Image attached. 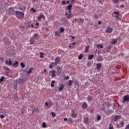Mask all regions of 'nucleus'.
<instances>
[{"label": "nucleus", "mask_w": 129, "mask_h": 129, "mask_svg": "<svg viewBox=\"0 0 129 129\" xmlns=\"http://www.w3.org/2000/svg\"><path fill=\"white\" fill-rule=\"evenodd\" d=\"M72 18V14H69L67 17V19H68L69 20H70Z\"/></svg>", "instance_id": "25"}, {"label": "nucleus", "mask_w": 129, "mask_h": 129, "mask_svg": "<svg viewBox=\"0 0 129 129\" xmlns=\"http://www.w3.org/2000/svg\"><path fill=\"white\" fill-rule=\"evenodd\" d=\"M72 84H73V81L70 80L69 81V84H68L69 86H72Z\"/></svg>", "instance_id": "19"}, {"label": "nucleus", "mask_w": 129, "mask_h": 129, "mask_svg": "<svg viewBox=\"0 0 129 129\" xmlns=\"http://www.w3.org/2000/svg\"><path fill=\"white\" fill-rule=\"evenodd\" d=\"M20 65L22 67V68H25V64H24V62L20 63Z\"/></svg>", "instance_id": "39"}, {"label": "nucleus", "mask_w": 129, "mask_h": 129, "mask_svg": "<svg viewBox=\"0 0 129 129\" xmlns=\"http://www.w3.org/2000/svg\"><path fill=\"white\" fill-rule=\"evenodd\" d=\"M111 43V44H112V45H115V44H116V43H117V40L116 39H114V40L112 41Z\"/></svg>", "instance_id": "20"}, {"label": "nucleus", "mask_w": 129, "mask_h": 129, "mask_svg": "<svg viewBox=\"0 0 129 129\" xmlns=\"http://www.w3.org/2000/svg\"><path fill=\"white\" fill-rule=\"evenodd\" d=\"M3 41L6 45H10L11 44V41H10V39L7 37H5Z\"/></svg>", "instance_id": "3"}, {"label": "nucleus", "mask_w": 129, "mask_h": 129, "mask_svg": "<svg viewBox=\"0 0 129 129\" xmlns=\"http://www.w3.org/2000/svg\"><path fill=\"white\" fill-rule=\"evenodd\" d=\"M19 64V62L18 61H14L13 65V66H15V65H18Z\"/></svg>", "instance_id": "40"}, {"label": "nucleus", "mask_w": 129, "mask_h": 129, "mask_svg": "<svg viewBox=\"0 0 129 129\" xmlns=\"http://www.w3.org/2000/svg\"><path fill=\"white\" fill-rule=\"evenodd\" d=\"M41 19H45V16H44V15H41L37 17V19H38L39 21H41Z\"/></svg>", "instance_id": "15"}, {"label": "nucleus", "mask_w": 129, "mask_h": 129, "mask_svg": "<svg viewBox=\"0 0 129 129\" xmlns=\"http://www.w3.org/2000/svg\"><path fill=\"white\" fill-rule=\"evenodd\" d=\"M119 118H120V116L116 115L114 117V121H117V119H119Z\"/></svg>", "instance_id": "14"}, {"label": "nucleus", "mask_w": 129, "mask_h": 129, "mask_svg": "<svg viewBox=\"0 0 129 129\" xmlns=\"http://www.w3.org/2000/svg\"><path fill=\"white\" fill-rule=\"evenodd\" d=\"M56 71V75H57V76H59V75L61 74L62 68L60 67H57Z\"/></svg>", "instance_id": "2"}, {"label": "nucleus", "mask_w": 129, "mask_h": 129, "mask_svg": "<svg viewBox=\"0 0 129 129\" xmlns=\"http://www.w3.org/2000/svg\"><path fill=\"white\" fill-rule=\"evenodd\" d=\"M31 10H32V11H34V13H36L37 12V10H36L35 9V8H31Z\"/></svg>", "instance_id": "43"}, {"label": "nucleus", "mask_w": 129, "mask_h": 129, "mask_svg": "<svg viewBox=\"0 0 129 129\" xmlns=\"http://www.w3.org/2000/svg\"><path fill=\"white\" fill-rule=\"evenodd\" d=\"M70 37L72 38L73 40H74V39H75V37L72 35H71Z\"/></svg>", "instance_id": "53"}, {"label": "nucleus", "mask_w": 129, "mask_h": 129, "mask_svg": "<svg viewBox=\"0 0 129 129\" xmlns=\"http://www.w3.org/2000/svg\"><path fill=\"white\" fill-rule=\"evenodd\" d=\"M84 22V20H83V19H81V18L78 21L79 23H82V24H83Z\"/></svg>", "instance_id": "38"}, {"label": "nucleus", "mask_w": 129, "mask_h": 129, "mask_svg": "<svg viewBox=\"0 0 129 129\" xmlns=\"http://www.w3.org/2000/svg\"><path fill=\"white\" fill-rule=\"evenodd\" d=\"M45 105H46V106H48L49 105V103H48V102H45Z\"/></svg>", "instance_id": "54"}, {"label": "nucleus", "mask_w": 129, "mask_h": 129, "mask_svg": "<svg viewBox=\"0 0 129 129\" xmlns=\"http://www.w3.org/2000/svg\"><path fill=\"white\" fill-rule=\"evenodd\" d=\"M36 26H39V23L36 22Z\"/></svg>", "instance_id": "64"}, {"label": "nucleus", "mask_w": 129, "mask_h": 129, "mask_svg": "<svg viewBox=\"0 0 129 129\" xmlns=\"http://www.w3.org/2000/svg\"><path fill=\"white\" fill-rule=\"evenodd\" d=\"M98 25H101V21H98Z\"/></svg>", "instance_id": "56"}, {"label": "nucleus", "mask_w": 129, "mask_h": 129, "mask_svg": "<svg viewBox=\"0 0 129 129\" xmlns=\"http://www.w3.org/2000/svg\"><path fill=\"white\" fill-rule=\"evenodd\" d=\"M113 3L114 4H115V5H116L117 4H118V3H119V0H114L113 1Z\"/></svg>", "instance_id": "32"}, {"label": "nucleus", "mask_w": 129, "mask_h": 129, "mask_svg": "<svg viewBox=\"0 0 129 129\" xmlns=\"http://www.w3.org/2000/svg\"><path fill=\"white\" fill-rule=\"evenodd\" d=\"M85 53H88L89 52V45L86 46L85 47Z\"/></svg>", "instance_id": "17"}, {"label": "nucleus", "mask_w": 129, "mask_h": 129, "mask_svg": "<svg viewBox=\"0 0 129 129\" xmlns=\"http://www.w3.org/2000/svg\"><path fill=\"white\" fill-rule=\"evenodd\" d=\"M46 123L45 122L42 123V127H46Z\"/></svg>", "instance_id": "42"}, {"label": "nucleus", "mask_w": 129, "mask_h": 129, "mask_svg": "<svg viewBox=\"0 0 129 129\" xmlns=\"http://www.w3.org/2000/svg\"><path fill=\"white\" fill-rule=\"evenodd\" d=\"M120 7H121V8H124V5H120Z\"/></svg>", "instance_id": "60"}, {"label": "nucleus", "mask_w": 129, "mask_h": 129, "mask_svg": "<svg viewBox=\"0 0 129 129\" xmlns=\"http://www.w3.org/2000/svg\"><path fill=\"white\" fill-rule=\"evenodd\" d=\"M55 81H52L51 82V87H54V84L55 83Z\"/></svg>", "instance_id": "31"}, {"label": "nucleus", "mask_w": 129, "mask_h": 129, "mask_svg": "<svg viewBox=\"0 0 129 129\" xmlns=\"http://www.w3.org/2000/svg\"><path fill=\"white\" fill-rule=\"evenodd\" d=\"M116 19H118V20H120V18H119V14H117L116 16H115Z\"/></svg>", "instance_id": "41"}, {"label": "nucleus", "mask_w": 129, "mask_h": 129, "mask_svg": "<svg viewBox=\"0 0 129 129\" xmlns=\"http://www.w3.org/2000/svg\"><path fill=\"white\" fill-rule=\"evenodd\" d=\"M60 33H64V31H65V28H61L60 29Z\"/></svg>", "instance_id": "35"}, {"label": "nucleus", "mask_w": 129, "mask_h": 129, "mask_svg": "<svg viewBox=\"0 0 129 129\" xmlns=\"http://www.w3.org/2000/svg\"><path fill=\"white\" fill-rule=\"evenodd\" d=\"M112 113V111L111 110H108V111H107V115H109V114H111V113Z\"/></svg>", "instance_id": "21"}, {"label": "nucleus", "mask_w": 129, "mask_h": 129, "mask_svg": "<svg viewBox=\"0 0 129 129\" xmlns=\"http://www.w3.org/2000/svg\"><path fill=\"white\" fill-rule=\"evenodd\" d=\"M55 62H56V63L59 64V63H60V58L59 57H56L55 59Z\"/></svg>", "instance_id": "16"}, {"label": "nucleus", "mask_w": 129, "mask_h": 129, "mask_svg": "<svg viewBox=\"0 0 129 129\" xmlns=\"http://www.w3.org/2000/svg\"><path fill=\"white\" fill-rule=\"evenodd\" d=\"M32 70H34V68H31L27 72V74H31L32 73Z\"/></svg>", "instance_id": "22"}, {"label": "nucleus", "mask_w": 129, "mask_h": 129, "mask_svg": "<svg viewBox=\"0 0 129 129\" xmlns=\"http://www.w3.org/2000/svg\"><path fill=\"white\" fill-rule=\"evenodd\" d=\"M66 4V2L65 1H61V5H65Z\"/></svg>", "instance_id": "44"}, {"label": "nucleus", "mask_w": 129, "mask_h": 129, "mask_svg": "<svg viewBox=\"0 0 129 129\" xmlns=\"http://www.w3.org/2000/svg\"><path fill=\"white\" fill-rule=\"evenodd\" d=\"M71 116L72 117H73V118H76V117H77V114H75V110H74V109L72 110Z\"/></svg>", "instance_id": "5"}, {"label": "nucleus", "mask_w": 129, "mask_h": 129, "mask_svg": "<svg viewBox=\"0 0 129 129\" xmlns=\"http://www.w3.org/2000/svg\"><path fill=\"white\" fill-rule=\"evenodd\" d=\"M52 65H57V63L55 62V61L54 62H51Z\"/></svg>", "instance_id": "52"}, {"label": "nucleus", "mask_w": 129, "mask_h": 129, "mask_svg": "<svg viewBox=\"0 0 129 129\" xmlns=\"http://www.w3.org/2000/svg\"><path fill=\"white\" fill-rule=\"evenodd\" d=\"M6 64L7 65H9V66H11V65H13V61L10 59H9V60L6 61Z\"/></svg>", "instance_id": "9"}, {"label": "nucleus", "mask_w": 129, "mask_h": 129, "mask_svg": "<svg viewBox=\"0 0 129 129\" xmlns=\"http://www.w3.org/2000/svg\"><path fill=\"white\" fill-rule=\"evenodd\" d=\"M15 16L19 20H23L25 17V13L19 11H15Z\"/></svg>", "instance_id": "1"}, {"label": "nucleus", "mask_w": 129, "mask_h": 129, "mask_svg": "<svg viewBox=\"0 0 129 129\" xmlns=\"http://www.w3.org/2000/svg\"><path fill=\"white\" fill-rule=\"evenodd\" d=\"M114 14H116V15H119V13H118V12H116V11H115V12H114Z\"/></svg>", "instance_id": "49"}, {"label": "nucleus", "mask_w": 129, "mask_h": 129, "mask_svg": "<svg viewBox=\"0 0 129 129\" xmlns=\"http://www.w3.org/2000/svg\"><path fill=\"white\" fill-rule=\"evenodd\" d=\"M36 112H37V113L39 112V109H38V108L36 109Z\"/></svg>", "instance_id": "62"}, {"label": "nucleus", "mask_w": 129, "mask_h": 129, "mask_svg": "<svg viewBox=\"0 0 129 129\" xmlns=\"http://www.w3.org/2000/svg\"><path fill=\"white\" fill-rule=\"evenodd\" d=\"M50 114H51L52 116H53V117H55V116H56V113H55L54 112H51L50 113Z\"/></svg>", "instance_id": "37"}, {"label": "nucleus", "mask_w": 129, "mask_h": 129, "mask_svg": "<svg viewBox=\"0 0 129 129\" xmlns=\"http://www.w3.org/2000/svg\"><path fill=\"white\" fill-rule=\"evenodd\" d=\"M30 45H34L35 43V39H34V37H31L29 40Z\"/></svg>", "instance_id": "8"}, {"label": "nucleus", "mask_w": 129, "mask_h": 129, "mask_svg": "<svg viewBox=\"0 0 129 129\" xmlns=\"http://www.w3.org/2000/svg\"><path fill=\"white\" fill-rule=\"evenodd\" d=\"M49 68H53V66L52 64L49 65Z\"/></svg>", "instance_id": "59"}, {"label": "nucleus", "mask_w": 129, "mask_h": 129, "mask_svg": "<svg viewBox=\"0 0 129 129\" xmlns=\"http://www.w3.org/2000/svg\"><path fill=\"white\" fill-rule=\"evenodd\" d=\"M5 80V77L2 76L0 79V83H2Z\"/></svg>", "instance_id": "30"}, {"label": "nucleus", "mask_w": 129, "mask_h": 129, "mask_svg": "<svg viewBox=\"0 0 129 129\" xmlns=\"http://www.w3.org/2000/svg\"><path fill=\"white\" fill-rule=\"evenodd\" d=\"M123 125H124V122L122 121L119 123H117V127H122Z\"/></svg>", "instance_id": "7"}, {"label": "nucleus", "mask_w": 129, "mask_h": 129, "mask_svg": "<svg viewBox=\"0 0 129 129\" xmlns=\"http://www.w3.org/2000/svg\"><path fill=\"white\" fill-rule=\"evenodd\" d=\"M93 57H94V55L93 54H91L89 56L88 59L92 60V58H93Z\"/></svg>", "instance_id": "23"}, {"label": "nucleus", "mask_w": 129, "mask_h": 129, "mask_svg": "<svg viewBox=\"0 0 129 129\" xmlns=\"http://www.w3.org/2000/svg\"><path fill=\"white\" fill-rule=\"evenodd\" d=\"M49 73H52L51 77H52L53 78H55V74H56V71H50L49 72Z\"/></svg>", "instance_id": "10"}, {"label": "nucleus", "mask_w": 129, "mask_h": 129, "mask_svg": "<svg viewBox=\"0 0 129 129\" xmlns=\"http://www.w3.org/2000/svg\"><path fill=\"white\" fill-rule=\"evenodd\" d=\"M87 99L88 100H89V101H91V100H92V97L88 96L87 97Z\"/></svg>", "instance_id": "29"}, {"label": "nucleus", "mask_w": 129, "mask_h": 129, "mask_svg": "<svg viewBox=\"0 0 129 129\" xmlns=\"http://www.w3.org/2000/svg\"><path fill=\"white\" fill-rule=\"evenodd\" d=\"M87 106H88L87 103H86V102H84L83 103V104L82 105V108H83V109H85V108H87Z\"/></svg>", "instance_id": "11"}, {"label": "nucleus", "mask_w": 129, "mask_h": 129, "mask_svg": "<svg viewBox=\"0 0 129 129\" xmlns=\"http://www.w3.org/2000/svg\"><path fill=\"white\" fill-rule=\"evenodd\" d=\"M101 68V63H98L96 64V68L97 71H99V69Z\"/></svg>", "instance_id": "13"}, {"label": "nucleus", "mask_w": 129, "mask_h": 129, "mask_svg": "<svg viewBox=\"0 0 129 129\" xmlns=\"http://www.w3.org/2000/svg\"><path fill=\"white\" fill-rule=\"evenodd\" d=\"M112 31H113V29L111 28V27L108 26L105 30V33L110 34L111 33H112Z\"/></svg>", "instance_id": "4"}, {"label": "nucleus", "mask_w": 129, "mask_h": 129, "mask_svg": "<svg viewBox=\"0 0 129 129\" xmlns=\"http://www.w3.org/2000/svg\"><path fill=\"white\" fill-rule=\"evenodd\" d=\"M100 47L102 49V48H103V46L102 45H100Z\"/></svg>", "instance_id": "61"}, {"label": "nucleus", "mask_w": 129, "mask_h": 129, "mask_svg": "<svg viewBox=\"0 0 129 129\" xmlns=\"http://www.w3.org/2000/svg\"><path fill=\"white\" fill-rule=\"evenodd\" d=\"M64 87H65V85L63 84H60V86L59 87V91L61 92L62 91L63 89H64Z\"/></svg>", "instance_id": "12"}, {"label": "nucleus", "mask_w": 129, "mask_h": 129, "mask_svg": "<svg viewBox=\"0 0 129 129\" xmlns=\"http://www.w3.org/2000/svg\"><path fill=\"white\" fill-rule=\"evenodd\" d=\"M64 121H67V120H68V119H67V118H64Z\"/></svg>", "instance_id": "58"}, {"label": "nucleus", "mask_w": 129, "mask_h": 129, "mask_svg": "<svg viewBox=\"0 0 129 129\" xmlns=\"http://www.w3.org/2000/svg\"><path fill=\"white\" fill-rule=\"evenodd\" d=\"M109 129H113V125H112V124L110 123L109 125Z\"/></svg>", "instance_id": "34"}, {"label": "nucleus", "mask_w": 129, "mask_h": 129, "mask_svg": "<svg viewBox=\"0 0 129 129\" xmlns=\"http://www.w3.org/2000/svg\"><path fill=\"white\" fill-rule=\"evenodd\" d=\"M95 18L96 20H97V19H98V16H97V14H95Z\"/></svg>", "instance_id": "46"}, {"label": "nucleus", "mask_w": 129, "mask_h": 129, "mask_svg": "<svg viewBox=\"0 0 129 129\" xmlns=\"http://www.w3.org/2000/svg\"><path fill=\"white\" fill-rule=\"evenodd\" d=\"M122 102H123V103H124V102H129V96L128 95H126L124 97Z\"/></svg>", "instance_id": "6"}, {"label": "nucleus", "mask_w": 129, "mask_h": 129, "mask_svg": "<svg viewBox=\"0 0 129 129\" xmlns=\"http://www.w3.org/2000/svg\"><path fill=\"white\" fill-rule=\"evenodd\" d=\"M88 120H89L88 118H87V117L85 118L84 119V123H85V124H88Z\"/></svg>", "instance_id": "18"}, {"label": "nucleus", "mask_w": 129, "mask_h": 129, "mask_svg": "<svg viewBox=\"0 0 129 129\" xmlns=\"http://www.w3.org/2000/svg\"><path fill=\"white\" fill-rule=\"evenodd\" d=\"M72 8V5L71 4L69 5V6H68V9L69 10H71Z\"/></svg>", "instance_id": "36"}, {"label": "nucleus", "mask_w": 129, "mask_h": 129, "mask_svg": "<svg viewBox=\"0 0 129 129\" xmlns=\"http://www.w3.org/2000/svg\"><path fill=\"white\" fill-rule=\"evenodd\" d=\"M75 2V0H71V3L73 4Z\"/></svg>", "instance_id": "63"}, {"label": "nucleus", "mask_w": 129, "mask_h": 129, "mask_svg": "<svg viewBox=\"0 0 129 129\" xmlns=\"http://www.w3.org/2000/svg\"><path fill=\"white\" fill-rule=\"evenodd\" d=\"M125 129H129V123L127 124V125L125 127Z\"/></svg>", "instance_id": "47"}, {"label": "nucleus", "mask_w": 129, "mask_h": 129, "mask_svg": "<svg viewBox=\"0 0 129 129\" xmlns=\"http://www.w3.org/2000/svg\"><path fill=\"white\" fill-rule=\"evenodd\" d=\"M100 119H101V116L98 115L97 117V120H100Z\"/></svg>", "instance_id": "33"}, {"label": "nucleus", "mask_w": 129, "mask_h": 129, "mask_svg": "<svg viewBox=\"0 0 129 129\" xmlns=\"http://www.w3.org/2000/svg\"><path fill=\"white\" fill-rule=\"evenodd\" d=\"M65 21H66L65 23L66 24H68V20L65 19Z\"/></svg>", "instance_id": "55"}, {"label": "nucleus", "mask_w": 129, "mask_h": 129, "mask_svg": "<svg viewBox=\"0 0 129 129\" xmlns=\"http://www.w3.org/2000/svg\"><path fill=\"white\" fill-rule=\"evenodd\" d=\"M34 37H38V34L36 33L35 34L33 35V38Z\"/></svg>", "instance_id": "51"}, {"label": "nucleus", "mask_w": 129, "mask_h": 129, "mask_svg": "<svg viewBox=\"0 0 129 129\" xmlns=\"http://www.w3.org/2000/svg\"><path fill=\"white\" fill-rule=\"evenodd\" d=\"M68 121L69 123H72L73 122V120H72V118L68 119Z\"/></svg>", "instance_id": "28"}, {"label": "nucleus", "mask_w": 129, "mask_h": 129, "mask_svg": "<svg viewBox=\"0 0 129 129\" xmlns=\"http://www.w3.org/2000/svg\"><path fill=\"white\" fill-rule=\"evenodd\" d=\"M75 85H78V86H79V83L78 82V81L77 80H75L74 81Z\"/></svg>", "instance_id": "24"}, {"label": "nucleus", "mask_w": 129, "mask_h": 129, "mask_svg": "<svg viewBox=\"0 0 129 129\" xmlns=\"http://www.w3.org/2000/svg\"><path fill=\"white\" fill-rule=\"evenodd\" d=\"M55 35L56 36H60V32L58 31H55Z\"/></svg>", "instance_id": "26"}, {"label": "nucleus", "mask_w": 129, "mask_h": 129, "mask_svg": "<svg viewBox=\"0 0 129 129\" xmlns=\"http://www.w3.org/2000/svg\"><path fill=\"white\" fill-rule=\"evenodd\" d=\"M107 49H108L109 50L111 49V46H108L107 47Z\"/></svg>", "instance_id": "50"}, {"label": "nucleus", "mask_w": 129, "mask_h": 129, "mask_svg": "<svg viewBox=\"0 0 129 129\" xmlns=\"http://www.w3.org/2000/svg\"><path fill=\"white\" fill-rule=\"evenodd\" d=\"M82 58H83V55H82V54H80L78 56V59H79V60H81Z\"/></svg>", "instance_id": "27"}, {"label": "nucleus", "mask_w": 129, "mask_h": 129, "mask_svg": "<svg viewBox=\"0 0 129 129\" xmlns=\"http://www.w3.org/2000/svg\"><path fill=\"white\" fill-rule=\"evenodd\" d=\"M74 21L75 22H77V21H78V19L75 18V19L74 20Z\"/></svg>", "instance_id": "57"}, {"label": "nucleus", "mask_w": 129, "mask_h": 129, "mask_svg": "<svg viewBox=\"0 0 129 129\" xmlns=\"http://www.w3.org/2000/svg\"><path fill=\"white\" fill-rule=\"evenodd\" d=\"M1 118H2V119L5 118V115H1Z\"/></svg>", "instance_id": "48"}, {"label": "nucleus", "mask_w": 129, "mask_h": 129, "mask_svg": "<svg viewBox=\"0 0 129 129\" xmlns=\"http://www.w3.org/2000/svg\"><path fill=\"white\" fill-rule=\"evenodd\" d=\"M69 78V76H67V77L64 78V80H68Z\"/></svg>", "instance_id": "45"}]
</instances>
